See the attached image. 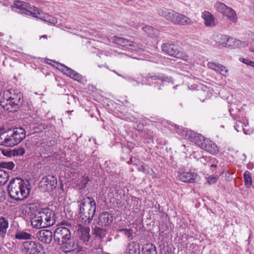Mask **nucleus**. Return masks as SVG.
Instances as JSON below:
<instances>
[{
	"label": "nucleus",
	"mask_w": 254,
	"mask_h": 254,
	"mask_svg": "<svg viewBox=\"0 0 254 254\" xmlns=\"http://www.w3.org/2000/svg\"><path fill=\"white\" fill-rule=\"evenodd\" d=\"M207 66L209 68L219 72L221 75L227 76L228 75V69L227 67L214 62H208Z\"/></svg>",
	"instance_id": "nucleus-17"
},
{
	"label": "nucleus",
	"mask_w": 254,
	"mask_h": 254,
	"mask_svg": "<svg viewBox=\"0 0 254 254\" xmlns=\"http://www.w3.org/2000/svg\"><path fill=\"white\" fill-rule=\"evenodd\" d=\"M12 7L19 10L18 12L36 17L52 24H56L58 22L56 18L47 14H43L38 8L35 6L32 7L29 3L22 1H14Z\"/></svg>",
	"instance_id": "nucleus-3"
},
{
	"label": "nucleus",
	"mask_w": 254,
	"mask_h": 254,
	"mask_svg": "<svg viewBox=\"0 0 254 254\" xmlns=\"http://www.w3.org/2000/svg\"><path fill=\"white\" fill-rule=\"evenodd\" d=\"M9 178L8 173L4 170H0V186L4 185Z\"/></svg>",
	"instance_id": "nucleus-36"
},
{
	"label": "nucleus",
	"mask_w": 254,
	"mask_h": 254,
	"mask_svg": "<svg viewBox=\"0 0 254 254\" xmlns=\"http://www.w3.org/2000/svg\"><path fill=\"white\" fill-rule=\"evenodd\" d=\"M157 12L160 16L164 17L167 20L172 22L174 20L175 14H177V12L174 10L165 8H159L157 10Z\"/></svg>",
	"instance_id": "nucleus-18"
},
{
	"label": "nucleus",
	"mask_w": 254,
	"mask_h": 254,
	"mask_svg": "<svg viewBox=\"0 0 254 254\" xmlns=\"http://www.w3.org/2000/svg\"><path fill=\"white\" fill-rule=\"evenodd\" d=\"M77 233L79 240L85 245H88L90 239V228L88 226H78Z\"/></svg>",
	"instance_id": "nucleus-11"
},
{
	"label": "nucleus",
	"mask_w": 254,
	"mask_h": 254,
	"mask_svg": "<svg viewBox=\"0 0 254 254\" xmlns=\"http://www.w3.org/2000/svg\"><path fill=\"white\" fill-rule=\"evenodd\" d=\"M54 240L66 253L81 248L77 240L71 237L69 229L64 227H59L55 230Z\"/></svg>",
	"instance_id": "nucleus-2"
},
{
	"label": "nucleus",
	"mask_w": 254,
	"mask_h": 254,
	"mask_svg": "<svg viewBox=\"0 0 254 254\" xmlns=\"http://www.w3.org/2000/svg\"><path fill=\"white\" fill-rule=\"evenodd\" d=\"M114 72L116 74H118L119 76H121V75H120V74L117 73V72L115 70H114Z\"/></svg>",
	"instance_id": "nucleus-55"
},
{
	"label": "nucleus",
	"mask_w": 254,
	"mask_h": 254,
	"mask_svg": "<svg viewBox=\"0 0 254 254\" xmlns=\"http://www.w3.org/2000/svg\"><path fill=\"white\" fill-rule=\"evenodd\" d=\"M197 174L191 172H183L178 175V179L185 183H193L195 182Z\"/></svg>",
	"instance_id": "nucleus-21"
},
{
	"label": "nucleus",
	"mask_w": 254,
	"mask_h": 254,
	"mask_svg": "<svg viewBox=\"0 0 254 254\" xmlns=\"http://www.w3.org/2000/svg\"><path fill=\"white\" fill-rule=\"evenodd\" d=\"M36 235L37 238L40 242L46 244H50L54 238V234L52 232L47 229L40 230Z\"/></svg>",
	"instance_id": "nucleus-13"
},
{
	"label": "nucleus",
	"mask_w": 254,
	"mask_h": 254,
	"mask_svg": "<svg viewBox=\"0 0 254 254\" xmlns=\"http://www.w3.org/2000/svg\"><path fill=\"white\" fill-rule=\"evenodd\" d=\"M214 8L216 11L226 16L230 21L236 22L238 17L236 11L231 7L228 6L224 3L217 2L214 4Z\"/></svg>",
	"instance_id": "nucleus-8"
},
{
	"label": "nucleus",
	"mask_w": 254,
	"mask_h": 254,
	"mask_svg": "<svg viewBox=\"0 0 254 254\" xmlns=\"http://www.w3.org/2000/svg\"><path fill=\"white\" fill-rule=\"evenodd\" d=\"M31 224L33 228L36 229L44 228L42 224V221L40 219L39 212H37L34 216L31 219Z\"/></svg>",
	"instance_id": "nucleus-27"
},
{
	"label": "nucleus",
	"mask_w": 254,
	"mask_h": 254,
	"mask_svg": "<svg viewBox=\"0 0 254 254\" xmlns=\"http://www.w3.org/2000/svg\"><path fill=\"white\" fill-rule=\"evenodd\" d=\"M41 38H47V35H43Z\"/></svg>",
	"instance_id": "nucleus-54"
},
{
	"label": "nucleus",
	"mask_w": 254,
	"mask_h": 254,
	"mask_svg": "<svg viewBox=\"0 0 254 254\" xmlns=\"http://www.w3.org/2000/svg\"><path fill=\"white\" fill-rule=\"evenodd\" d=\"M22 94L17 90L11 89L4 92L3 99L0 100V105L9 112L18 110L23 103Z\"/></svg>",
	"instance_id": "nucleus-4"
},
{
	"label": "nucleus",
	"mask_w": 254,
	"mask_h": 254,
	"mask_svg": "<svg viewBox=\"0 0 254 254\" xmlns=\"http://www.w3.org/2000/svg\"><path fill=\"white\" fill-rule=\"evenodd\" d=\"M113 42L117 44H118L121 46L131 47L134 46V43L130 42L127 39L119 37L117 36H114L112 38Z\"/></svg>",
	"instance_id": "nucleus-26"
},
{
	"label": "nucleus",
	"mask_w": 254,
	"mask_h": 254,
	"mask_svg": "<svg viewBox=\"0 0 254 254\" xmlns=\"http://www.w3.org/2000/svg\"><path fill=\"white\" fill-rule=\"evenodd\" d=\"M26 137V131L23 127L10 129L0 134V145L12 147L22 141Z\"/></svg>",
	"instance_id": "nucleus-5"
},
{
	"label": "nucleus",
	"mask_w": 254,
	"mask_h": 254,
	"mask_svg": "<svg viewBox=\"0 0 254 254\" xmlns=\"http://www.w3.org/2000/svg\"><path fill=\"white\" fill-rule=\"evenodd\" d=\"M201 17L204 19V24L205 26L209 27L215 26L214 17L210 12L204 11L202 13Z\"/></svg>",
	"instance_id": "nucleus-20"
},
{
	"label": "nucleus",
	"mask_w": 254,
	"mask_h": 254,
	"mask_svg": "<svg viewBox=\"0 0 254 254\" xmlns=\"http://www.w3.org/2000/svg\"><path fill=\"white\" fill-rule=\"evenodd\" d=\"M210 160L211 161H213L212 162L214 163L215 161V158H211V159H210Z\"/></svg>",
	"instance_id": "nucleus-53"
},
{
	"label": "nucleus",
	"mask_w": 254,
	"mask_h": 254,
	"mask_svg": "<svg viewBox=\"0 0 254 254\" xmlns=\"http://www.w3.org/2000/svg\"><path fill=\"white\" fill-rule=\"evenodd\" d=\"M227 45V48L230 49H235L245 47L247 46V43L245 41H241L239 40L230 37Z\"/></svg>",
	"instance_id": "nucleus-24"
},
{
	"label": "nucleus",
	"mask_w": 254,
	"mask_h": 254,
	"mask_svg": "<svg viewBox=\"0 0 254 254\" xmlns=\"http://www.w3.org/2000/svg\"><path fill=\"white\" fill-rule=\"evenodd\" d=\"M199 146L202 149L212 154H215L219 151L217 146L213 141L204 137Z\"/></svg>",
	"instance_id": "nucleus-12"
},
{
	"label": "nucleus",
	"mask_w": 254,
	"mask_h": 254,
	"mask_svg": "<svg viewBox=\"0 0 254 254\" xmlns=\"http://www.w3.org/2000/svg\"><path fill=\"white\" fill-rule=\"evenodd\" d=\"M142 29L148 36L152 38L157 37L159 34L158 30L150 26H146L142 27Z\"/></svg>",
	"instance_id": "nucleus-30"
},
{
	"label": "nucleus",
	"mask_w": 254,
	"mask_h": 254,
	"mask_svg": "<svg viewBox=\"0 0 254 254\" xmlns=\"http://www.w3.org/2000/svg\"><path fill=\"white\" fill-rule=\"evenodd\" d=\"M61 66H62V68H61V71L63 72L64 74H66L67 76L70 77L71 78H73L77 81H79L82 80V76L79 73H77L75 71L62 64H61Z\"/></svg>",
	"instance_id": "nucleus-19"
},
{
	"label": "nucleus",
	"mask_w": 254,
	"mask_h": 254,
	"mask_svg": "<svg viewBox=\"0 0 254 254\" xmlns=\"http://www.w3.org/2000/svg\"><path fill=\"white\" fill-rule=\"evenodd\" d=\"M89 181V178L87 177H83L82 178L81 183H82V186L81 187V189L83 188H84Z\"/></svg>",
	"instance_id": "nucleus-43"
},
{
	"label": "nucleus",
	"mask_w": 254,
	"mask_h": 254,
	"mask_svg": "<svg viewBox=\"0 0 254 254\" xmlns=\"http://www.w3.org/2000/svg\"><path fill=\"white\" fill-rule=\"evenodd\" d=\"M42 249L39 243L32 241H25L21 246V251L25 254H40Z\"/></svg>",
	"instance_id": "nucleus-9"
},
{
	"label": "nucleus",
	"mask_w": 254,
	"mask_h": 254,
	"mask_svg": "<svg viewBox=\"0 0 254 254\" xmlns=\"http://www.w3.org/2000/svg\"><path fill=\"white\" fill-rule=\"evenodd\" d=\"M250 51L252 52H254V48H251L250 49Z\"/></svg>",
	"instance_id": "nucleus-52"
},
{
	"label": "nucleus",
	"mask_w": 254,
	"mask_h": 254,
	"mask_svg": "<svg viewBox=\"0 0 254 254\" xmlns=\"http://www.w3.org/2000/svg\"><path fill=\"white\" fill-rule=\"evenodd\" d=\"M9 226V222L7 218H0V237L2 239L5 237Z\"/></svg>",
	"instance_id": "nucleus-25"
},
{
	"label": "nucleus",
	"mask_w": 254,
	"mask_h": 254,
	"mask_svg": "<svg viewBox=\"0 0 254 254\" xmlns=\"http://www.w3.org/2000/svg\"><path fill=\"white\" fill-rule=\"evenodd\" d=\"M31 187L29 182L20 178L11 179L7 187L10 197L16 201L23 200L30 195Z\"/></svg>",
	"instance_id": "nucleus-1"
},
{
	"label": "nucleus",
	"mask_w": 254,
	"mask_h": 254,
	"mask_svg": "<svg viewBox=\"0 0 254 254\" xmlns=\"http://www.w3.org/2000/svg\"><path fill=\"white\" fill-rule=\"evenodd\" d=\"M57 180L53 176H47L44 177L40 182V188L43 191H52L56 188Z\"/></svg>",
	"instance_id": "nucleus-10"
},
{
	"label": "nucleus",
	"mask_w": 254,
	"mask_h": 254,
	"mask_svg": "<svg viewBox=\"0 0 254 254\" xmlns=\"http://www.w3.org/2000/svg\"><path fill=\"white\" fill-rule=\"evenodd\" d=\"M3 194H4V193H3V190L0 189V201L3 198V196H4Z\"/></svg>",
	"instance_id": "nucleus-45"
},
{
	"label": "nucleus",
	"mask_w": 254,
	"mask_h": 254,
	"mask_svg": "<svg viewBox=\"0 0 254 254\" xmlns=\"http://www.w3.org/2000/svg\"><path fill=\"white\" fill-rule=\"evenodd\" d=\"M15 167V164L12 162H0V168L6 169L12 171Z\"/></svg>",
	"instance_id": "nucleus-39"
},
{
	"label": "nucleus",
	"mask_w": 254,
	"mask_h": 254,
	"mask_svg": "<svg viewBox=\"0 0 254 254\" xmlns=\"http://www.w3.org/2000/svg\"><path fill=\"white\" fill-rule=\"evenodd\" d=\"M113 221V217L112 214L108 212H102L99 218L98 222L99 225L108 226L110 225Z\"/></svg>",
	"instance_id": "nucleus-23"
},
{
	"label": "nucleus",
	"mask_w": 254,
	"mask_h": 254,
	"mask_svg": "<svg viewBox=\"0 0 254 254\" xmlns=\"http://www.w3.org/2000/svg\"><path fill=\"white\" fill-rule=\"evenodd\" d=\"M243 155L246 157V155L245 154H243Z\"/></svg>",
	"instance_id": "nucleus-56"
},
{
	"label": "nucleus",
	"mask_w": 254,
	"mask_h": 254,
	"mask_svg": "<svg viewBox=\"0 0 254 254\" xmlns=\"http://www.w3.org/2000/svg\"><path fill=\"white\" fill-rule=\"evenodd\" d=\"M129 25L131 26L137 27V24H134V23H131V22L129 23Z\"/></svg>",
	"instance_id": "nucleus-48"
},
{
	"label": "nucleus",
	"mask_w": 254,
	"mask_h": 254,
	"mask_svg": "<svg viewBox=\"0 0 254 254\" xmlns=\"http://www.w3.org/2000/svg\"><path fill=\"white\" fill-rule=\"evenodd\" d=\"M143 254H157L155 246L152 244H146L142 248Z\"/></svg>",
	"instance_id": "nucleus-31"
},
{
	"label": "nucleus",
	"mask_w": 254,
	"mask_h": 254,
	"mask_svg": "<svg viewBox=\"0 0 254 254\" xmlns=\"http://www.w3.org/2000/svg\"><path fill=\"white\" fill-rule=\"evenodd\" d=\"M197 95L200 100L202 101H204L206 98L210 96L208 89L206 87H205V89H203V90H198Z\"/></svg>",
	"instance_id": "nucleus-38"
},
{
	"label": "nucleus",
	"mask_w": 254,
	"mask_h": 254,
	"mask_svg": "<svg viewBox=\"0 0 254 254\" xmlns=\"http://www.w3.org/2000/svg\"><path fill=\"white\" fill-rule=\"evenodd\" d=\"M128 254H139V246L135 242H131L128 246Z\"/></svg>",
	"instance_id": "nucleus-33"
},
{
	"label": "nucleus",
	"mask_w": 254,
	"mask_h": 254,
	"mask_svg": "<svg viewBox=\"0 0 254 254\" xmlns=\"http://www.w3.org/2000/svg\"><path fill=\"white\" fill-rule=\"evenodd\" d=\"M151 78L153 80H156L157 79H159V78L157 76H151Z\"/></svg>",
	"instance_id": "nucleus-50"
},
{
	"label": "nucleus",
	"mask_w": 254,
	"mask_h": 254,
	"mask_svg": "<svg viewBox=\"0 0 254 254\" xmlns=\"http://www.w3.org/2000/svg\"><path fill=\"white\" fill-rule=\"evenodd\" d=\"M218 178H219V177L217 175L211 176L206 178V180H207L206 183L208 184H209V185L214 184L216 183Z\"/></svg>",
	"instance_id": "nucleus-41"
},
{
	"label": "nucleus",
	"mask_w": 254,
	"mask_h": 254,
	"mask_svg": "<svg viewBox=\"0 0 254 254\" xmlns=\"http://www.w3.org/2000/svg\"><path fill=\"white\" fill-rule=\"evenodd\" d=\"M2 154L5 156H23L25 152L24 148L20 147L11 150L8 152L7 151L2 150Z\"/></svg>",
	"instance_id": "nucleus-29"
},
{
	"label": "nucleus",
	"mask_w": 254,
	"mask_h": 254,
	"mask_svg": "<svg viewBox=\"0 0 254 254\" xmlns=\"http://www.w3.org/2000/svg\"><path fill=\"white\" fill-rule=\"evenodd\" d=\"M239 60H240V61L242 62L243 63L247 65H249V62H251V61L247 59H245V58H240Z\"/></svg>",
	"instance_id": "nucleus-44"
},
{
	"label": "nucleus",
	"mask_w": 254,
	"mask_h": 254,
	"mask_svg": "<svg viewBox=\"0 0 254 254\" xmlns=\"http://www.w3.org/2000/svg\"><path fill=\"white\" fill-rule=\"evenodd\" d=\"M95 212H93L92 208L88 210V212H84V208H79L80 219L84 224H88L92 221Z\"/></svg>",
	"instance_id": "nucleus-16"
},
{
	"label": "nucleus",
	"mask_w": 254,
	"mask_h": 254,
	"mask_svg": "<svg viewBox=\"0 0 254 254\" xmlns=\"http://www.w3.org/2000/svg\"><path fill=\"white\" fill-rule=\"evenodd\" d=\"M218 37V39L217 43H219L220 45H221L224 47H227V44L229 40L230 37L226 35L220 34Z\"/></svg>",
	"instance_id": "nucleus-35"
},
{
	"label": "nucleus",
	"mask_w": 254,
	"mask_h": 254,
	"mask_svg": "<svg viewBox=\"0 0 254 254\" xmlns=\"http://www.w3.org/2000/svg\"><path fill=\"white\" fill-rule=\"evenodd\" d=\"M173 22L182 25H190L192 23L190 18L177 12V14H175V19Z\"/></svg>",
	"instance_id": "nucleus-22"
},
{
	"label": "nucleus",
	"mask_w": 254,
	"mask_h": 254,
	"mask_svg": "<svg viewBox=\"0 0 254 254\" xmlns=\"http://www.w3.org/2000/svg\"><path fill=\"white\" fill-rule=\"evenodd\" d=\"M106 231L103 228L95 227L93 229V234L100 239H103L106 236Z\"/></svg>",
	"instance_id": "nucleus-34"
},
{
	"label": "nucleus",
	"mask_w": 254,
	"mask_h": 254,
	"mask_svg": "<svg viewBox=\"0 0 254 254\" xmlns=\"http://www.w3.org/2000/svg\"><path fill=\"white\" fill-rule=\"evenodd\" d=\"M36 206L34 204L26 203L21 205V210L25 215L30 216L35 210Z\"/></svg>",
	"instance_id": "nucleus-28"
},
{
	"label": "nucleus",
	"mask_w": 254,
	"mask_h": 254,
	"mask_svg": "<svg viewBox=\"0 0 254 254\" xmlns=\"http://www.w3.org/2000/svg\"><path fill=\"white\" fill-rule=\"evenodd\" d=\"M245 185L247 188H250L252 185V177L249 171H246L244 174Z\"/></svg>",
	"instance_id": "nucleus-40"
},
{
	"label": "nucleus",
	"mask_w": 254,
	"mask_h": 254,
	"mask_svg": "<svg viewBox=\"0 0 254 254\" xmlns=\"http://www.w3.org/2000/svg\"><path fill=\"white\" fill-rule=\"evenodd\" d=\"M249 65L252 66V67H254V62L253 61H251V62H249Z\"/></svg>",
	"instance_id": "nucleus-47"
},
{
	"label": "nucleus",
	"mask_w": 254,
	"mask_h": 254,
	"mask_svg": "<svg viewBox=\"0 0 254 254\" xmlns=\"http://www.w3.org/2000/svg\"><path fill=\"white\" fill-rule=\"evenodd\" d=\"M96 204L94 199L92 197H86L81 200L80 208H84V212H88V210L92 208L93 211H96Z\"/></svg>",
	"instance_id": "nucleus-14"
},
{
	"label": "nucleus",
	"mask_w": 254,
	"mask_h": 254,
	"mask_svg": "<svg viewBox=\"0 0 254 254\" xmlns=\"http://www.w3.org/2000/svg\"><path fill=\"white\" fill-rule=\"evenodd\" d=\"M38 212L44 228L49 227L55 224L56 214L52 210L45 208L40 209Z\"/></svg>",
	"instance_id": "nucleus-7"
},
{
	"label": "nucleus",
	"mask_w": 254,
	"mask_h": 254,
	"mask_svg": "<svg viewBox=\"0 0 254 254\" xmlns=\"http://www.w3.org/2000/svg\"><path fill=\"white\" fill-rule=\"evenodd\" d=\"M250 51L252 52H254V48H251L250 49Z\"/></svg>",
	"instance_id": "nucleus-51"
},
{
	"label": "nucleus",
	"mask_w": 254,
	"mask_h": 254,
	"mask_svg": "<svg viewBox=\"0 0 254 254\" xmlns=\"http://www.w3.org/2000/svg\"><path fill=\"white\" fill-rule=\"evenodd\" d=\"M31 234L22 230H18L15 234V238L18 240H30L31 239Z\"/></svg>",
	"instance_id": "nucleus-32"
},
{
	"label": "nucleus",
	"mask_w": 254,
	"mask_h": 254,
	"mask_svg": "<svg viewBox=\"0 0 254 254\" xmlns=\"http://www.w3.org/2000/svg\"><path fill=\"white\" fill-rule=\"evenodd\" d=\"M235 129L238 131H241L243 130L245 133L248 134L247 132H246L245 128L243 127V123L240 121H237L236 122L235 125L234 126Z\"/></svg>",
	"instance_id": "nucleus-42"
},
{
	"label": "nucleus",
	"mask_w": 254,
	"mask_h": 254,
	"mask_svg": "<svg viewBox=\"0 0 254 254\" xmlns=\"http://www.w3.org/2000/svg\"><path fill=\"white\" fill-rule=\"evenodd\" d=\"M210 167H214V168H216L217 167V165L215 164H211L210 165Z\"/></svg>",
	"instance_id": "nucleus-49"
},
{
	"label": "nucleus",
	"mask_w": 254,
	"mask_h": 254,
	"mask_svg": "<svg viewBox=\"0 0 254 254\" xmlns=\"http://www.w3.org/2000/svg\"><path fill=\"white\" fill-rule=\"evenodd\" d=\"M120 231L125 235L129 241L133 239V234H135V231L132 228L122 229Z\"/></svg>",
	"instance_id": "nucleus-37"
},
{
	"label": "nucleus",
	"mask_w": 254,
	"mask_h": 254,
	"mask_svg": "<svg viewBox=\"0 0 254 254\" xmlns=\"http://www.w3.org/2000/svg\"><path fill=\"white\" fill-rule=\"evenodd\" d=\"M185 135L187 139L190 141L194 142L198 146H199L204 138V137L201 134H198L190 130L185 131Z\"/></svg>",
	"instance_id": "nucleus-15"
},
{
	"label": "nucleus",
	"mask_w": 254,
	"mask_h": 254,
	"mask_svg": "<svg viewBox=\"0 0 254 254\" xmlns=\"http://www.w3.org/2000/svg\"><path fill=\"white\" fill-rule=\"evenodd\" d=\"M143 125L141 124H139L137 126V127L138 128V129H141L142 130L143 129Z\"/></svg>",
	"instance_id": "nucleus-46"
},
{
	"label": "nucleus",
	"mask_w": 254,
	"mask_h": 254,
	"mask_svg": "<svg viewBox=\"0 0 254 254\" xmlns=\"http://www.w3.org/2000/svg\"><path fill=\"white\" fill-rule=\"evenodd\" d=\"M161 48L164 52L170 56L187 62L190 60L189 56L185 53L179 52L178 47L174 44L165 43L162 45Z\"/></svg>",
	"instance_id": "nucleus-6"
}]
</instances>
